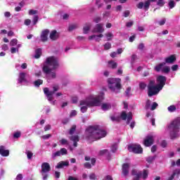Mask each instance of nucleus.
Listing matches in <instances>:
<instances>
[{"instance_id":"obj_1","label":"nucleus","mask_w":180,"mask_h":180,"mask_svg":"<svg viewBox=\"0 0 180 180\" xmlns=\"http://www.w3.org/2000/svg\"><path fill=\"white\" fill-rule=\"evenodd\" d=\"M106 131L101 129L99 125L90 126L86 129L85 137L88 141H96L106 137Z\"/></svg>"},{"instance_id":"obj_2","label":"nucleus","mask_w":180,"mask_h":180,"mask_svg":"<svg viewBox=\"0 0 180 180\" xmlns=\"http://www.w3.org/2000/svg\"><path fill=\"white\" fill-rule=\"evenodd\" d=\"M58 67H60L58 58L56 56H49L46 59L42 68V71L44 74L47 75L51 72L52 70H57Z\"/></svg>"},{"instance_id":"obj_3","label":"nucleus","mask_w":180,"mask_h":180,"mask_svg":"<svg viewBox=\"0 0 180 180\" xmlns=\"http://www.w3.org/2000/svg\"><path fill=\"white\" fill-rule=\"evenodd\" d=\"M105 94L101 93L96 96L90 97L89 99L81 101L80 105L88 106V108H94L95 106H101L102 102L105 99Z\"/></svg>"},{"instance_id":"obj_4","label":"nucleus","mask_w":180,"mask_h":180,"mask_svg":"<svg viewBox=\"0 0 180 180\" xmlns=\"http://www.w3.org/2000/svg\"><path fill=\"white\" fill-rule=\"evenodd\" d=\"M170 131V137L172 139H178L179 137V129H180V117L174 119L173 122L168 127Z\"/></svg>"},{"instance_id":"obj_5","label":"nucleus","mask_w":180,"mask_h":180,"mask_svg":"<svg viewBox=\"0 0 180 180\" xmlns=\"http://www.w3.org/2000/svg\"><path fill=\"white\" fill-rule=\"evenodd\" d=\"M120 81V79L117 78L110 77L108 79V86L112 92H115L116 89L117 90V93L120 92V89H122Z\"/></svg>"},{"instance_id":"obj_6","label":"nucleus","mask_w":180,"mask_h":180,"mask_svg":"<svg viewBox=\"0 0 180 180\" xmlns=\"http://www.w3.org/2000/svg\"><path fill=\"white\" fill-rule=\"evenodd\" d=\"M162 91L158 85L155 86V80H150L148 84V96L149 97L154 96V95H158Z\"/></svg>"},{"instance_id":"obj_7","label":"nucleus","mask_w":180,"mask_h":180,"mask_svg":"<svg viewBox=\"0 0 180 180\" xmlns=\"http://www.w3.org/2000/svg\"><path fill=\"white\" fill-rule=\"evenodd\" d=\"M128 150L130 153H134V154H141L143 153V148L140 144H131L128 146Z\"/></svg>"},{"instance_id":"obj_8","label":"nucleus","mask_w":180,"mask_h":180,"mask_svg":"<svg viewBox=\"0 0 180 180\" xmlns=\"http://www.w3.org/2000/svg\"><path fill=\"white\" fill-rule=\"evenodd\" d=\"M155 1L157 0H146L145 1L144 3L143 2H139L136 6L138 8V9H143L145 11H148V9H150V5H151V2H155Z\"/></svg>"},{"instance_id":"obj_9","label":"nucleus","mask_w":180,"mask_h":180,"mask_svg":"<svg viewBox=\"0 0 180 180\" xmlns=\"http://www.w3.org/2000/svg\"><path fill=\"white\" fill-rule=\"evenodd\" d=\"M156 81L158 82V86L160 89H162L165 86V83L167 82V77L159 75L156 78Z\"/></svg>"},{"instance_id":"obj_10","label":"nucleus","mask_w":180,"mask_h":180,"mask_svg":"<svg viewBox=\"0 0 180 180\" xmlns=\"http://www.w3.org/2000/svg\"><path fill=\"white\" fill-rule=\"evenodd\" d=\"M154 144V136L152 135L147 136L143 140V145L145 147H151Z\"/></svg>"},{"instance_id":"obj_11","label":"nucleus","mask_w":180,"mask_h":180,"mask_svg":"<svg viewBox=\"0 0 180 180\" xmlns=\"http://www.w3.org/2000/svg\"><path fill=\"white\" fill-rule=\"evenodd\" d=\"M68 154V151L67 150V149L65 148H62L60 150L52 153V158H56V157H61V155H67Z\"/></svg>"},{"instance_id":"obj_12","label":"nucleus","mask_w":180,"mask_h":180,"mask_svg":"<svg viewBox=\"0 0 180 180\" xmlns=\"http://www.w3.org/2000/svg\"><path fill=\"white\" fill-rule=\"evenodd\" d=\"M41 174H47L51 171V167L49 162H43L41 166Z\"/></svg>"},{"instance_id":"obj_13","label":"nucleus","mask_w":180,"mask_h":180,"mask_svg":"<svg viewBox=\"0 0 180 180\" xmlns=\"http://www.w3.org/2000/svg\"><path fill=\"white\" fill-rule=\"evenodd\" d=\"M50 33V30H44L41 32V41H42L43 43L47 41V40H49V34Z\"/></svg>"},{"instance_id":"obj_14","label":"nucleus","mask_w":180,"mask_h":180,"mask_svg":"<svg viewBox=\"0 0 180 180\" xmlns=\"http://www.w3.org/2000/svg\"><path fill=\"white\" fill-rule=\"evenodd\" d=\"M122 169L124 176H127L129 175V169H130V163H124Z\"/></svg>"},{"instance_id":"obj_15","label":"nucleus","mask_w":180,"mask_h":180,"mask_svg":"<svg viewBox=\"0 0 180 180\" xmlns=\"http://www.w3.org/2000/svg\"><path fill=\"white\" fill-rule=\"evenodd\" d=\"M103 32H105V30L103 29V24L102 23L96 25L93 30V33H103Z\"/></svg>"},{"instance_id":"obj_16","label":"nucleus","mask_w":180,"mask_h":180,"mask_svg":"<svg viewBox=\"0 0 180 180\" xmlns=\"http://www.w3.org/2000/svg\"><path fill=\"white\" fill-rule=\"evenodd\" d=\"M164 63L165 64H174L176 61V56L175 55H171L170 56L165 58Z\"/></svg>"},{"instance_id":"obj_17","label":"nucleus","mask_w":180,"mask_h":180,"mask_svg":"<svg viewBox=\"0 0 180 180\" xmlns=\"http://www.w3.org/2000/svg\"><path fill=\"white\" fill-rule=\"evenodd\" d=\"M70 165V162L68 161H60L56 166V168L58 169H61V168H64V167H68Z\"/></svg>"},{"instance_id":"obj_18","label":"nucleus","mask_w":180,"mask_h":180,"mask_svg":"<svg viewBox=\"0 0 180 180\" xmlns=\"http://www.w3.org/2000/svg\"><path fill=\"white\" fill-rule=\"evenodd\" d=\"M0 155L2 157H8L9 155V150H5V146H0Z\"/></svg>"},{"instance_id":"obj_19","label":"nucleus","mask_w":180,"mask_h":180,"mask_svg":"<svg viewBox=\"0 0 180 180\" xmlns=\"http://www.w3.org/2000/svg\"><path fill=\"white\" fill-rule=\"evenodd\" d=\"M51 40H57L58 39V34L57 33V30H53L51 32L50 36H49Z\"/></svg>"},{"instance_id":"obj_20","label":"nucleus","mask_w":180,"mask_h":180,"mask_svg":"<svg viewBox=\"0 0 180 180\" xmlns=\"http://www.w3.org/2000/svg\"><path fill=\"white\" fill-rule=\"evenodd\" d=\"M18 82L19 84H22V82H26V73L20 72L19 74Z\"/></svg>"},{"instance_id":"obj_21","label":"nucleus","mask_w":180,"mask_h":180,"mask_svg":"<svg viewBox=\"0 0 180 180\" xmlns=\"http://www.w3.org/2000/svg\"><path fill=\"white\" fill-rule=\"evenodd\" d=\"M164 65H165V62L159 63L158 65L155 66L154 68L155 71H156L157 72H160V71H162V67H164Z\"/></svg>"},{"instance_id":"obj_22","label":"nucleus","mask_w":180,"mask_h":180,"mask_svg":"<svg viewBox=\"0 0 180 180\" xmlns=\"http://www.w3.org/2000/svg\"><path fill=\"white\" fill-rule=\"evenodd\" d=\"M108 65H109V68H112V70L117 68V63H116L113 60L108 61Z\"/></svg>"},{"instance_id":"obj_23","label":"nucleus","mask_w":180,"mask_h":180,"mask_svg":"<svg viewBox=\"0 0 180 180\" xmlns=\"http://www.w3.org/2000/svg\"><path fill=\"white\" fill-rule=\"evenodd\" d=\"M91 30V24H85V25L83 27V33L84 34H87L88 32Z\"/></svg>"},{"instance_id":"obj_24","label":"nucleus","mask_w":180,"mask_h":180,"mask_svg":"<svg viewBox=\"0 0 180 180\" xmlns=\"http://www.w3.org/2000/svg\"><path fill=\"white\" fill-rule=\"evenodd\" d=\"M110 108H112V105H110V103H103L101 105L102 110H109Z\"/></svg>"},{"instance_id":"obj_25","label":"nucleus","mask_w":180,"mask_h":180,"mask_svg":"<svg viewBox=\"0 0 180 180\" xmlns=\"http://www.w3.org/2000/svg\"><path fill=\"white\" fill-rule=\"evenodd\" d=\"M120 117V120L122 119V120H126L129 117V114H127V112H126V111H122L121 112Z\"/></svg>"},{"instance_id":"obj_26","label":"nucleus","mask_w":180,"mask_h":180,"mask_svg":"<svg viewBox=\"0 0 180 180\" xmlns=\"http://www.w3.org/2000/svg\"><path fill=\"white\" fill-rule=\"evenodd\" d=\"M41 56V49H37L35 51L34 58H40Z\"/></svg>"},{"instance_id":"obj_27","label":"nucleus","mask_w":180,"mask_h":180,"mask_svg":"<svg viewBox=\"0 0 180 180\" xmlns=\"http://www.w3.org/2000/svg\"><path fill=\"white\" fill-rule=\"evenodd\" d=\"M155 158H157V155H155L154 156H149V157H148L146 158V161L149 164H151V162H153V161L155 160Z\"/></svg>"},{"instance_id":"obj_28","label":"nucleus","mask_w":180,"mask_h":180,"mask_svg":"<svg viewBox=\"0 0 180 180\" xmlns=\"http://www.w3.org/2000/svg\"><path fill=\"white\" fill-rule=\"evenodd\" d=\"M70 140L73 142L79 141V136L78 135L71 136Z\"/></svg>"},{"instance_id":"obj_29","label":"nucleus","mask_w":180,"mask_h":180,"mask_svg":"<svg viewBox=\"0 0 180 180\" xmlns=\"http://www.w3.org/2000/svg\"><path fill=\"white\" fill-rule=\"evenodd\" d=\"M76 130H77V125H72L69 131V134L72 136V134H74V133H75Z\"/></svg>"},{"instance_id":"obj_30","label":"nucleus","mask_w":180,"mask_h":180,"mask_svg":"<svg viewBox=\"0 0 180 180\" xmlns=\"http://www.w3.org/2000/svg\"><path fill=\"white\" fill-rule=\"evenodd\" d=\"M105 36L107 37V41H112V37H113V34L111 32H108L105 34Z\"/></svg>"},{"instance_id":"obj_31","label":"nucleus","mask_w":180,"mask_h":180,"mask_svg":"<svg viewBox=\"0 0 180 180\" xmlns=\"http://www.w3.org/2000/svg\"><path fill=\"white\" fill-rule=\"evenodd\" d=\"M131 91V86L127 87L125 91V95L126 96H127V98H130V96H131V94H130Z\"/></svg>"},{"instance_id":"obj_32","label":"nucleus","mask_w":180,"mask_h":180,"mask_svg":"<svg viewBox=\"0 0 180 180\" xmlns=\"http://www.w3.org/2000/svg\"><path fill=\"white\" fill-rule=\"evenodd\" d=\"M110 119L112 122H116L117 123H119V122H120V117L119 116H117V117L111 116Z\"/></svg>"},{"instance_id":"obj_33","label":"nucleus","mask_w":180,"mask_h":180,"mask_svg":"<svg viewBox=\"0 0 180 180\" xmlns=\"http://www.w3.org/2000/svg\"><path fill=\"white\" fill-rule=\"evenodd\" d=\"M34 85L35 86H40V85H43V80L42 79H37L34 82Z\"/></svg>"},{"instance_id":"obj_34","label":"nucleus","mask_w":180,"mask_h":180,"mask_svg":"<svg viewBox=\"0 0 180 180\" xmlns=\"http://www.w3.org/2000/svg\"><path fill=\"white\" fill-rule=\"evenodd\" d=\"M169 71H171L169 66H166L162 69V72H164L165 74H169Z\"/></svg>"},{"instance_id":"obj_35","label":"nucleus","mask_w":180,"mask_h":180,"mask_svg":"<svg viewBox=\"0 0 180 180\" xmlns=\"http://www.w3.org/2000/svg\"><path fill=\"white\" fill-rule=\"evenodd\" d=\"M78 27V25L77 24L70 25L68 27L69 32H72V30H75Z\"/></svg>"},{"instance_id":"obj_36","label":"nucleus","mask_w":180,"mask_h":180,"mask_svg":"<svg viewBox=\"0 0 180 180\" xmlns=\"http://www.w3.org/2000/svg\"><path fill=\"white\" fill-rule=\"evenodd\" d=\"M127 119V124H129L130 123V121L133 120V113H131V112H128V118Z\"/></svg>"},{"instance_id":"obj_37","label":"nucleus","mask_w":180,"mask_h":180,"mask_svg":"<svg viewBox=\"0 0 180 180\" xmlns=\"http://www.w3.org/2000/svg\"><path fill=\"white\" fill-rule=\"evenodd\" d=\"M112 49V44L107 42L104 44V50H110Z\"/></svg>"},{"instance_id":"obj_38","label":"nucleus","mask_w":180,"mask_h":180,"mask_svg":"<svg viewBox=\"0 0 180 180\" xmlns=\"http://www.w3.org/2000/svg\"><path fill=\"white\" fill-rule=\"evenodd\" d=\"M158 6H160V8H162L165 5V0H158L157 1Z\"/></svg>"},{"instance_id":"obj_39","label":"nucleus","mask_w":180,"mask_h":180,"mask_svg":"<svg viewBox=\"0 0 180 180\" xmlns=\"http://www.w3.org/2000/svg\"><path fill=\"white\" fill-rule=\"evenodd\" d=\"M26 155H27V160H32V158L33 157V153L32 151L27 150Z\"/></svg>"},{"instance_id":"obj_40","label":"nucleus","mask_w":180,"mask_h":180,"mask_svg":"<svg viewBox=\"0 0 180 180\" xmlns=\"http://www.w3.org/2000/svg\"><path fill=\"white\" fill-rule=\"evenodd\" d=\"M168 6L170 9H173V8H175V1H174V0H171L169 1Z\"/></svg>"},{"instance_id":"obj_41","label":"nucleus","mask_w":180,"mask_h":180,"mask_svg":"<svg viewBox=\"0 0 180 180\" xmlns=\"http://www.w3.org/2000/svg\"><path fill=\"white\" fill-rule=\"evenodd\" d=\"M147 88V84L144 82L139 83V89H142V91H144Z\"/></svg>"},{"instance_id":"obj_42","label":"nucleus","mask_w":180,"mask_h":180,"mask_svg":"<svg viewBox=\"0 0 180 180\" xmlns=\"http://www.w3.org/2000/svg\"><path fill=\"white\" fill-rule=\"evenodd\" d=\"M147 178H148V170L143 169V179H147Z\"/></svg>"},{"instance_id":"obj_43","label":"nucleus","mask_w":180,"mask_h":180,"mask_svg":"<svg viewBox=\"0 0 180 180\" xmlns=\"http://www.w3.org/2000/svg\"><path fill=\"white\" fill-rule=\"evenodd\" d=\"M167 109H168L169 112H175V110H176V106L170 105V106L168 107Z\"/></svg>"},{"instance_id":"obj_44","label":"nucleus","mask_w":180,"mask_h":180,"mask_svg":"<svg viewBox=\"0 0 180 180\" xmlns=\"http://www.w3.org/2000/svg\"><path fill=\"white\" fill-rule=\"evenodd\" d=\"M16 44H18V39H13L10 41V46H11V47L16 46Z\"/></svg>"},{"instance_id":"obj_45","label":"nucleus","mask_w":180,"mask_h":180,"mask_svg":"<svg viewBox=\"0 0 180 180\" xmlns=\"http://www.w3.org/2000/svg\"><path fill=\"white\" fill-rule=\"evenodd\" d=\"M82 105H80V106H82ZM86 110H88V105H82L81 107V112L82 113H85V112H86Z\"/></svg>"},{"instance_id":"obj_46","label":"nucleus","mask_w":180,"mask_h":180,"mask_svg":"<svg viewBox=\"0 0 180 180\" xmlns=\"http://www.w3.org/2000/svg\"><path fill=\"white\" fill-rule=\"evenodd\" d=\"M109 154V150L108 149H104L102 150H100L99 155H105V154Z\"/></svg>"},{"instance_id":"obj_47","label":"nucleus","mask_w":180,"mask_h":180,"mask_svg":"<svg viewBox=\"0 0 180 180\" xmlns=\"http://www.w3.org/2000/svg\"><path fill=\"white\" fill-rule=\"evenodd\" d=\"M101 20H102V18H101L100 16H97L93 19V22H94L95 23H99Z\"/></svg>"},{"instance_id":"obj_48","label":"nucleus","mask_w":180,"mask_h":180,"mask_svg":"<svg viewBox=\"0 0 180 180\" xmlns=\"http://www.w3.org/2000/svg\"><path fill=\"white\" fill-rule=\"evenodd\" d=\"M53 95H54V91L46 95V96L48 98V101H49L50 102H51V101H53Z\"/></svg>"},{"instance_id":"obj_49","label":"nucleus","mask_w":180,"mask_h":180,"mask_svg":"<svg viewBox=\"0 0 180 180\" xmlns=\"http://www.w3.org/2000/svg\"><path fill=\"white\" fill-rule=\"evenodd\" d=\"M117 150V144H113L111 147L112 153H116Z\"/></svg>"},{"instance_id":"obj_50","label":"nucleus","mask_w":180,"mask_h":180,"mask_svg":"<svg viewBox=\"0 0 180 180\" xmlns=\"http://www.w3.org/2000/svg\"><path fill=\"white\" fill-rule=\"evenodd\" d=\"M123 16H124V18H129V16H130V11L127 10V11H124Z\"/></svg>"},{"instance_id":"obj_51","label":"nucleus","mask_w":180,"mask_h":180,"mask_svg":"<svg viewBox=\"0 0 180 180\" xmlns=\"http://www.w3.org/2000/svg\"><path fill=\"white\" fill-rule=\"evenodd\" d=\"M1 50H3V51H7V50H9V46H8L6 44H4L1 46Z\"/></svg>"},{"instance_id":"obj_52","label":"nucleus","mask_w":180,"mask_h":180,"mask_svg":"<svg viewBox=\"0 0 180 180\" xmlns=\"http://www.w3.org/2000/svg\"><path fill=\"white\" fill-rule=\"evenodd\" d=\"M96 5H97L98 9L103 6V4L101 3V0H96Z\"/></svg>"},{"instance_id":"obj_53","label":"nucleus","mask_w":180,"mask_h":180,"mask_svg":"<svg viewBox=\"0 0 180 180\" xmlns=\"http://www.w3.org/2000/svg\"><path fill=\"white\" fill-rule=\"evenodd\" d=\"M84 168H86L87 169H91L92 168L91 163H89V162H85L84 164Z\"/></svg>"},{"instance_id":"obj_54","label":"nucleus","mask_w":180,"mask_h":180,"mask_svg":"<svg viewBox=\"0 0 180 180\" xmlns=\"http://www.w3.org/2000/svg\"><path fill=\"white\" fill-rule=\"evenodd\" d=\"M141 175H143V174L141 173V172H139L137 176H135L133 180H140V178H141Z\"/></svg>"},{"instance_id":"obj_55","label":"nucleus","mask_w":180,"mask_h":180,"mask_svg":"<svg viewBox=\"0 0 180 180\" xmlns=\"http://www.w3.org/2000/svg\"><path fill=\"white\" fill-rule=\"evenodd\" d=\"M60 144H62V146H65V144H68V141L65 139H62L60 141Z\"/></svg>"},{"instance_id":"obj_56","label":"nucleus","mask_w":180,"mask_h":180,"mask_svg":"<svg viewBox=\"0 0 180 180\" xmlns=\"http://www.w3.org/2000/svg\"><path fill=\"white\" fill-rule=\"evenodd\" d=\"M50 137H51V134H48L46 135H44V136H41V139H43V140H48V139H50Z\"/></svg>"},{"instance_id":"obj_57","label":"nucleus","mask_w":180,"mask_h":180,"mask_svg":"<svg viewBox=\"0 0 180 180\" xmlns=\"http://www.w3.org/2000/svg\"><path fill=\"white\" fill-rule=\"evenodd\" d=\"M158 106V103H157L156 102H154L151 106L150 110H155Z\"/></svg>"},{"instance_id":"obj_58","label":"nucleus","mask_w":180,"mask_h":180,"mask_svg":"<svg viewBox=\"0 0 180 180\" xmlns=\"http://www.w3.org/2000/svg\"><path fill=\"white\" fill-rule=\"evenodd\" d=\"M137 58V56L136 55H132L131 57V64H134V61H136V59Z\"/></svg>"},{"instance_id":"obj_59","label":"nucleus","mask_w":180,"mask_h":180,"mask_svg":"<svg viewBox=\"0 0 180 180\" xmlns=\"http://www.w3.org/2000/svg\"><path fill=\"white\" fill-rule=\"evenodd\" d=\"M20 134H21L20 131H17V132L14 133L13 138L19 139V137H20Z\"/></svg>"},{"instance_id":"obj_60","label":"nucleus","mask_w":180,"mask_h":180,"mask_svg":"<svg viewBox=\"0 0 180 180\" xmlns=\"http://www.w3.org/2000/svg\"><path fill=\"white\" fill-rule=\"evenodd\" d=\"M37 22H39V15H35L33 18V25H37Z\"/></svg>"},{"instance_id":"obj_61","label":"nucleus","mask_w":180,"mask_h":180,"mask_svg":"<svg viewBox=\"0 0 180 180\" xmlns=\"http://www.w3.org/2000/svg\"><path fill=\"white\" fill-rule=\"evenodd\" d=\"M44 93L45 94V95H49L50 93H53V91H49V88H47V87H45L44 89Z\"/></svg>"},{"instance_id":"obj_62","label":"nucleus","mask_w":180,"mask_h":180,"mask_svg":"<svg viewBox=\"0 0 180 180\" xmlns=\"http://www.w3.org/2000/svg\"><path fill=\"white\" fill-rule=\"evenodd\" d=\"M89 179H91V180H95V179H96V175L95 174V173H91V174L89 175Z\"/></svg>"},{"instance_id":"obj_63","label":"nucleus","mask_w":180,"mask_h":180,"mask_svg":"<svg viewBox=\"0 0 180 180\" xmlns=\"http://www.w3.org/2000/svg\"><path fill=\"white\" fill-rule=\"evenodd\" d=\"M37 13V10L31 9L29 11V15H36Z\"/></svg>"},{"instance_id":"obj_64","label":"nucleus","mask_w":180,"mask_h":180,"mask_svg":"<svg viewBox=\"0 0 180 180\" xmlns=\"http://www.w3.org/2000/svg\"><path fill=\"white\" fill-rule=\"evenodd\" d=\"M16 180H22L23 179V175L22 174H19L17 175Z\"/></svg>"}]
</instances>
